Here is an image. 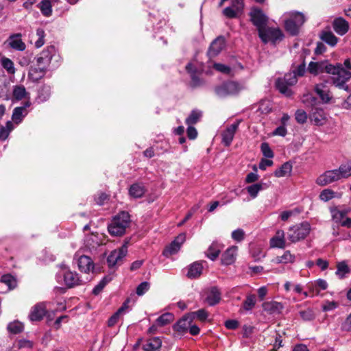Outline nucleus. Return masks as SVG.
Returning <instances> with one entry per match:
<instances>
[{"mask_svg": "<svg viewBox=\"0 0 351 351\" xmlns=\"http://www.w3.org/2000/svg\"><path fill=\"white\" fill-rule=\"evenodd\" d=\"M351 176V164H343L337 169L326 171L316 179L319 186H326L341 179H346Z\"/></svg>", "mask_w": 351, "mask_h": 351, "instance_id": "obj_1", "label": "nucleus"}, {"mask_svg": "<svg viewBox=\"0 0 351 351\" xmlns=\"http://www.w3.org/2000/svg\"><path fill=\"white\" fill-rule=\"evenodd\" d=\"M325 71L331 74L329 84H332L336 87L348 90V86L346 83L351 78V73L341 66H335L332 64L325 66Z\"/></svg>", "mask_w": 351, "mask_h": 351, "instance_id": "obj_2", "label": "nucleus"}, {"mask_svg": "<svg viewBox=\"0 0 351 351\" xmlns=\"http://www.w3.org/2000/svg\"><path fill=\"white\" fill-rule=\"evenodd\" d=\"M131 222L130 215L128 212L122 211L113 217L108 226L112 236L120 237L125 234V230Z\"/></svg>", "mask_w": 351, "mask_h": 351, "instance_id": "obj_3", "label": "nucleus"}, {"mask_svg": "<svg viewBox=\"0 0 351 351\" xmlns=\"http://www.w3.org/2000/svg\"><path fill=\"white\" fill-rule=\"evenodd\" d=\"M311 230L310 223L304 221L289 228L287 237L292 243H296L305 239Z\"/></svg>", "mask_w": 351, "mask_h": 351, "instance_id": "obj_4", "label": "nucleus"}, {"mask_svg": "<svg viewBox=\"0 0 351 351\" xmlns=\"http://www.w3.org/2000/svg\"><path fill=\"white\" fill-rule=\"evenodd\" d=\"M298 79L295 73H287L284 77L278 78L276 81V87L280 93L289 97L292 95L290 86L296 84Z\"/></svg>", "mask_w": 351, "mask_h": 351, "instance_id": "obj_5", "label": "nucleus"}, {"mask_svg": "<svg viewBox=\"0 0 351 351\" xmlns=\"http://www.w3.org/2000/svg\"><path fill=\"white\" fill-rule=\"evenodd\" d=\"M258 36L261 41L264 43H272L275 44L276 42L282 40L284 35L279 28L269 27L267 25L261 29L258 33Z\"/></svg>", "mask_w": 351, "mask_h": 351, "instance_id": "obj_6", "label": "nucleus"}, {"mask_svg": "<svg viewBox=\"0 0 351 351\" xmlns=\"http://www.w3.org/2000/svg\"><path fill=\"white\" fill-rule=\"evenodd\" d=\"M249 16L250 17L251 22L256 27L258 33L261 32V29L265 27L267 24L268 17L260 8H252Z\"/></svg>", "mask_w": 351, "mask_h": 351, "instance_id": "obj_7", "label": "nucleus"}, {"mask_svg": "<svg viewBox=\"0 0 351 351\" xmlns=\"http://www.w3.org/2000/svg\"><path fill=\"white\" fill-rule=\"evenodd\" d=\"M128 253V243L125 242L120 248L111 252L107 258V263L109 267H114L120 265L123 258Z\"/></svg>", "mask_w": 351, "mask_h": 351, "instance_id": "obj_8", "label": "nucleus"}, {"mask_svg": "<svg viewBox=\"0 0 351 351\" xmlns=\"http://www.w3.org/2000/svg\"><path fill=\"white\" fill-rule=\"evenodd\" d=\"M62 278H63L64 282L68 288H72L82 284V280L80 279L78 274L70 269L63 270L57 276L58 281H60V279Z\"/></svg>", "mask_w": 351, "mask_h": 351, "instance_id": "obj_9", "label": "nucleus"}, {"mask_svg": "<svg viewBox=\"0 0 351 351\" xmlns=\"http://www.w3.org/2000/svg\"><path fill=\"white\" fill-rule=\"evenodd\" d=\"M241 90L239 84L235 82H227L215 88L216 94L221 97L235 95Z\"/></svg>", "mask_w": 351, "mask_h": 351, "instance_id": "obj_10", "label": "nucleus"}, {"mask_svg": "<svg viewBox=\"0 0 351 351\" xmlns=\"http://www.w3.org/2000/svg\"><path fill=\"white\" fill-rule=\"evenodd\" d=\"M74 259L76 260L78 268L82 272L88 274L94 269V263L92 259L86 255L81 254L80 251L75 253Z\"/></svg>", "mask_w": 351, "mask_h": 351, "instance_id": "obj_11", "label": "nucleus"}, {"mask_svg": "<svg viewBox=\"0 0 351 351\" xmlns=\"http://www.w3.org/2000/svg\"><path fill=\"white\" fill-rule=\"evenodd\" d=\"M298 21L296 23L290 16H285V28L291 35H296L299 32V28L305 22V16L304 14H297Z\"/></svg>", "mask_w": 351, "mask_h": 351, "instance_id": "obj_12", "label": "nucleus"}, {"mask_svg": "<svg viewBox=\"0 0 351 351\" xmlns=\"http://www.w3.org/2000/svg\"><path fill=\"white\" fill-rule=\"evenodd\" d=\"M54 47L51 46L43 50L36 58V66L47 71L51 62Z\"/></svg>", "mask_w": 351, "mask_h": 351, "instance_id": "obj_13", "label": "nucleus"}, {"mask_svg": "<svg viewBox=\"0 0 351 351\" xmlns=\"http://www.w3.org/2000/svg\"><path fill=\"white\" fill-rule=\"evenodd\" d=\"M329 81L326 80L323 82L317 84L315 86V91L319 95V98L324 103H328L332 99V96L329 91Z\"/></svg>", "mask_w": 351, "mask_h": 351, "instance_id": "obj_14", "label": "nucleus"}, {"mask_svg": "<svg viewBox=\"0 0 351 351\" xmlns=\"http://www.w3.org/2000/svg\"><path fill=\"white\" fill-rule=\"evenodd\" d=\"M239 123L240 121H237V122L231 124L221 133L222 143L225 146H229L231 144L235 132L239 128Z\"/></svg>", "mask_w": 351, "mask_h": 351, "instance_id": "obj_15", "label": "nucleus"}, {"mask_svg": "<svg viewBox=\"0 0 351 351\" xmlns=\"http://www.w3.org/2000/svg\"><path fill=\"white\" fill-rule=\"evenodd\" d=\"M47 303L40 302L36 304L31 311L29 317L32 322L40 321L47 313Z\"/></svg>", "mask_w": 351, "mask_h": 351, "instance_id": "obj_16", "label": "nucleus"}, {"mask_svg": "<svg viewBox=\"0 0 351 351\" xmlns=\"http://www.w3.org/2000/svg\"><path fill=\"white\" fill-rule=\"evenodd\" d=\"M309 119L316 125H323L327 121L326 114L319 108H313L309 115Z\"/></svg>", "mask_w": 351, "mask_h": 351, "instance_id": "obj_17", "label": "nucleus"}, {"mask_svg": "<svg viewBox=\"0 0 351 351\" xmlns=\"http://www.w3.org/2000/svg\"><path fill=\"white\" fill-rule=\"evenodd\" d=\"M262 307L264 311L269 315L280 314L284 308L282 303L271 300L267 301L262 304Z\"/></svg>", "mask_w": 351, "mask_h": 351, "instance_id": "obj_18", "label": "nucleus"}, {"mask_svg": "<svg viewBox=\"0 0 351 351\" xmlns=\"http://www.w3.org/2000/svg\"><path fill=\"white\" fill-rule=\"evenodd\" d=\"M31 103L29 101H25L23 106L20 107H16L12 112V119L16 123H20L23 118L27 114L28 111L27 108L29 107Z\"/></svg>", "mask_w": 351, "mask_h": 351, "instance_id": "obj_19", "label": "nucleus"}, {"mask_svg": "<svg viewBox=\"0 0 351 351\" xmlns=\"http://www.w3.org/2000/svg\"><path fill=\"white\" fill-rule=\"evenodd\" d=\"M226 40L223 36L217 37L213 40L209 47L208 53L210 57L217 56L225 47Z\"/></svg>", "mask_w": 351, "mask_h": 351, "instance_id": "obj_20", "label": "nucleus"}, {"mask_svg": "<svg viewBox=\"0 0 351 351\" xmlns=\"http://www.w3.org/2000/svg\"><path fill=\"white\" fill-rule=\"evenodd\" d=\"M332 27L337 34L343 36L349 30L348 23L342 17L335 19L332 22Z\"/></svg>", "mask_w": 351, "mask_h": 351, "instance_id": "obj_21", "label": "nucleus"}, {"mask_svg": "<svg viewBox=\"0 0 351 351\" xmlns=\"http://www.w3.org/2000/svg\"><path fill=\"white\" fill-rule=\"evenodd\" d=\"M270 246L280 249H284L286 247V240L283 230H278L276 231L275 236L270 239Z\"/></svg>", "mask_w": 351, "mask_h": 351, "instance_id": "obj_22", "label": "nucleus"}, {"mask_svg": "<svg viewBox=\"0 0 351 351\" xmlns=\"http://www.w3.org/2000/svg\"><path fill=\"white\" fill-rule=\"evenodd\" d=\"M221 295L219 289L217 287H213L208 290L206 302L210 306H214L220 302Z\"/></svg>", "mask_w": 351, "mask_h": 351, "instance_id": "obj_23", "label": "nucleus"}, {"mask_svg": "<svg viewBox=\"0 0 351 351\" xmlns=\"http://www.w3.org/2000/svg\"><path fill=\"white\" fill-rule=\"evenodd\" d=\"M237 250L238 248L237 246H232L228 248L226 250V252L222 254V263L226 265L232 264L236 260Z\"/></svg>", "mask_w": 351, "mask_h": 351, "instance_id": "obj_24", "label": "nucleus"}, {"mask_svg": "<svg viewBox=\"0 0 351 351\" xmlns=\"http://www.w3.org/2000/svg\"><path fill=\"white\" fill-rule=\"evenodd\" d=\"M9 46L18 51H23L25 49V44L21 38V34H14L9 37L8 40Z\"/></svg>", "mask_w": 351, "mask_h": 351, "instance_id": "obj_25", "label": "nucleus"}, {"mask_svg": "<svg viewBox=\"0 0 351 351\" xmlns=\"http://www.w3.org/2000/svg\"><path fill=\"white\" fill-rule=\"evenodd\" d=\"M129 302H130V300H127L123 304V305L118 309V311L109 318L108 322V326L112 327V326H114L117 323L120 315L121 314L125 313L128 311V308H129L128 307Z\"/></svg>", "mask_w": 351, "mask_h": 351, "instance_id": "obj_26", "label": "nucleus"}, {"mask_svg": "<svg viewBox=\"0 0 351 351\" xmlns=\"http://www.w3.org/2000/svg\"><path fill=\"white\" fill-rule=\"evenodd\" d=\"M162 341L159 337H154L146 341L143 346L144 351H160Z\"/></svg>", "mask_w": 351, "mask_h": 351, "instance_id": "obj_27", "label": "nucleus"}, {"mask_svg": "<svg viewBox=\"0 0 351 351\" xmlns=\"http://www.w3.org/2000/svg\"><path fill=\"white\" fill-rule=\"evenodd\" d=\"M319 38L331 47L335 46L338 42V38L330 30L322 31Z\"/></svg>", "mask_w": 351, "mask_h": 351, "instance_id": "obj_28", "label": "nucleus"}, {"mask_svg": "<svg viewBox=\"0 0 351 351\" xmlns=\"http://www.w3.org/2000/svg\"><path fill=\"white\" fill-rule=\"evenodd\" d=\"M46 71L47 70L36 65L31 67L28 76L32 81L37 82L45 76Z\"/></svg>", "mask_w": 351, "mask_h": 351, "instance_id": "obj_29", "label": "nucleus"}, {"mask_svg": "<svg viewBox=\"0 0 351 351\" xmlns=\"http://www.w3.org/2000/svg\"><path fill=\"white\" fill-rule=\"evenodd\" d=\"M203 266L199 262L192 263L188 269L187 277L189 278H195L199 277L202 272Z\"/></svg>", "mask_w": 351, "mask_h": 351, "instance_id": "obj_30", "label": "nucleus"}, {"mask_svg": "<svg viewBox=\"0 0 351 351\" xmlns=\"http://www.w3.org/2000/svg\"><path fill=\"white\" fill-rule=\"evenodd\" d=\"M292 165L289 162H286L281 167L274 171V176L277 178L285 177L290 175L292 171Z\"/></svg>", "mask_w": 351, "mask_h": 351, "instance_id": "obj_31", "label": "nucleus"}, {"mask_svg": "<svg viewBox=\"0 0 351 351\" xmlns=\"http://www.w3.org/2000/svg\"><path fill=\"white\" fill-rule=\"evenodd\" d=\"M0 282L8 286V290L14 289L17 286L16 279L10 274H4L1 276Z\"/></svg>", "mask_w": 351, "mask_h": 351, "instance_id": "obj_32", "label": "nucleus"}, {"mask_svg": "<svg viewBox=\"0 0 351 351\" xmlns=\"http://www.w3.org/2000/svg\"><path fill=\"white\" fill-rule=\"evenodd\" d=\"M202 116V112L198 110H193L186 119L185 123L187 125H193L197 123Z\"/></svg>", "mask_w": 351, "mask_h": 351, "instance_id": "obj_33", "label": "nucleus"}, {"mask_svg": "<svg viewBox=\"0 0 351 351\" xmlns=\"http://www.w3.org/2000/svg\"><path fill=\"white\" fill-rule=\"evenodd\" d=\"M295 256L292 254L289 250H287L284 252L282 256H277L276 258V262L277 263H293L295 261Z\"/></svg>", "mask_w": 351, "mask_h": 351, "instance_id": "obj_34", "label": "nucleus"}, {"mask_svg": "<svg viewBox=\"0 0 351 351\" xmlns=\"http://www.w3.org/2000/svg\"><path fill=\"white\" fill-rule=\"evenodd\" d=\"M145 192V189L144 186L139 184H132L129 189L130 195L135 198L141 197Z\"/></svg>", "mask_w": 351, "mask_h": 351, "instance_id": "obj_35", "label": "nucleus"}, {"mask_svg": "<svg viewBox=\"0 0 351 351\" xmlns=\"http://www.w3.org/2000/svg\"><path fill=\"white\" fill-rule=\"evenodd\" d=\"M256 298L254 294H248L243 303V310L245 311H251L256 305Z\"/></svg>", "mask_w": 351, "mask_h": 351, "instance_id": "obj_36", "label": "nucleus"}, {"mask_svg": "<svg viewBox=\"0 0 351 351\" xmlns=\"http://www.w3.org/2000/svg\"><path fill=\"white\" fill-rule=\"evenodd\" d=\"M220 254V246L217 243H213L209 247L206 256L212 261L215 260Z\"/></svg>", "mask_w": 351, "mask_h": 351, "instance_id": "obj_37", "label": "nucleus"}, {"mask_svg": "<svg viewBox=\"0 0 351 351\" xmlns=\"http://www.w3.org/2000/svg\"><path fill=\"white\" fill-rule=\"evenodd\" d=\"M51 7L52 3L49 0H42V1L38 4V8H40L42 14L45 16H49L51 15Z\"/></svg>", "mask_w": 351, "mask_h": 351, "instance_id": "obj_38", "label": "nucleus"}, {"mask_svg": "<svg viewBox=\"0 0 351 351\" xmlns=\"http://www.w3.org/2000/svg\"><path fill=\"white\" fill-rule=\"evenodd\" d=\"M350 272V269L346 261H341L337 263L336 274L340 278H343L346 275Z\"/></svg>", "mask_w": 351, "mask_h": 351, "instance_id": "obj_39", "label": "nucleus"}, {"mask_svg": "<svg viewBox=\"0 0 351 351\" xmlns=\"http://www.w3.org/2000/svg\"><path fill=\"white\" fill-rule=\"evenodd\" d=\"M51 95V87L48 85H43L38 90V99L40 102L47 101Z\"/></svg>", "mask_w": 351, "mask_h": 351, "instance_id": "obj_40", "label": "nucleus"}, {"mask_svg": "<svg viewBox=\"0 0 351 351\" xmlns=\"http://www.w3.org/2000/svg\"><path fill=\"white\" fill-rule=\"evenodd\" d=\"M186 69L191 74V77L192 80V83L194 86H197L200 85V80L198 77L196 75V69L191 63H189L186 66Z\"/></svg>", "mask_w": 351, "mask_h": 351, "instance_id": "obj_41", "label": "nucleus"}, {"mask_svg": "<svg viewBox=\"0 0 351 351\" xmlns=\"http://www.w3.org/2000/svg\"><path fill=\"white\" fill-rule=\"evenodd\" d=\"M173 319V314L170 313H166L160 315L157 319H156V324L158 326H165L170 322H171Z\"/></svg>", "mask_w": 351, "mask_h": 351, "instance_id": "obj_42", "label": "nucleus"}, {"mask_svg": "<svg viewBox=\"0 0 351 351\" xmlns=\"http://www.w3.org/2000/svg\"><path fill=\"white\" fill-rule=\"evenodd\" d=\"M27 93L23 86H16L13 89V97L17 99L21 100L26 97Z\"/></svg>", "mask_w": 351, "mask_h": 351, "instance_id": "obj_43", "label": "nucleus"}, {"mask_svg": "<svg viewBox=\"0 0 351 351\" xmlns=\"http://www.w3.org/2000/svg\"><path fill=\"white\" fill-rule=\"evenodd\" d=\"M8 330L13 334H18L23 331V324L18 321L10 322L8 325Z\"/></svg>", "mask_w": 351, "mask_h": 351, "instance_id": "obj_44", "label": "nucleus"}, {"mask_svg": "<svg viewBox=\"0 0 351 351\" xmlns=\"http://www.w3.org/2000/svg\"><path fill=\"white\" fill-rule=\"evenodd\" d=\"M1 65L8 73L14 74L15 73L14 62L10 59L5 57L2 58Z\"/></svg>", "mask_w": 351, "mask_h": 351, "instance_id": "obj_45", "label": "nucleus"}, {"mask_svg": "<svg viewBox=\"0 0 351 351\" xmlns=\"http://www.w3.org/2000/svg\"><path fill=\"white\" fill-rule=\"evenodd\" d=\"M325 70V66L318 62H311L308 66V71L309 73L313 75H317Z\"/></svg>", "mask_w": 351, "mask_h": 351, "instance_id": "obj_46", "label": "nucleus"}, {"mask_svg": "<svg viewBox=\"0 0 351 351\" xmlns=\"http://www.w3.org/2000/svg\"><path fill=\"white\" fill-rule=\"evenodd\" d=\"M181 245L178 243H176L175 241H173L169 247L165 250L163 252V254L165 256H168L169 255L174 254L177 253L180 249Z\"/></svg>", "mask_w": 351, "mask_h": 351, "instance_id": "obj_47", "label": "nucleus"}, {"mask_svg": "<svg viewBox=\"0 0 351 351\" xmlns=\"http://www.w3.org/2000/svg\"><path fill=\"white\" fill-rule=\"evenodd\" d=\"M247 191L250 195L252 198H255L257 197L258 193L260 191L263 189V186L261 184L257 183L250 186H248L247 188Z\"/></svg>", "mask_w": 351, "mask_h": 351, "instance_id": "obj_48", "label": "nucleus"}, {"mask_svg": "<svg viewBox=\"0 0 351 351\" xmlns=\"http://www.w3.org/2000/svg\"><path fill=\"white\" fill-rule=\"evenodd\" d=\"M336 193L331 189L323 190L319 194V199L324 202H328L335 197Z\"/></svg>", "mask_w": 351, "mask_h": 351, "instance_id": "obj_49", "label": "nucleus"}, {"mask_svg": "<svg viewBox=\"0 0 351 351\" xmlns=\"http://www.w3.org/2000/svg\"><path fill=\"white\" fill-rule=\"evenodd\" d=\"M191 317L193 319L196 318L201 322H204L207 319L208 313L205 309L202 308L195 312L191 313Z\"/></svg>", "mask_w": 351, "mask_h": 351, "instance_id": "obj_50", "label": "nucleus"}, {"mask_svg": "<svg viewBox=\"0 0 351 351\" xmlns=\"http://www.w3.org/2000/svg\"><path fill=\"white\" fill-rule=\"evenodd\" d=\"M332 219L335 223H340L345 217V215L337 208H330Z\"/></svg>", "mask_w": 351, "mask_h": 351, "instance_id": "obj_51", "label": "nucleus"}, {"mask_svg": "<svg viewBox=\"0 0 351 351\" xmlns=\"http://www.w3.org/2000/svg\"><path fill=\"white\" fill-rule=\"evenodd\" d=\"M295 118L298 123L304 124L306 122L308 116L304 110L299 109L295 113Z\"/></svg>", "mask_w": 351, "mask_h": 351, "instance_id": "obj_52", "label": "nucleus"}, {"mask_svg": "<svg viewBox=\"0 0 351 351\" xmlns=\"http://www.w3.org/2000/svg\"><path fill=\"white\" fill-rule=\"evenodd\" d=\"M36 36L38 37V39L35 42V46L37 48H40L45 43V40H44V38L45 36V31L41 28H38L36 30Z\"/></svg>", "mask_w": 351, "mask_h": 351, "instance_id": "obj_53", "label": "nucleus"}, {"mask_svg": "<svg viewBox=\"0 0 351 351\" xmlns=\"http://www.w3.org/2000/svg\"><path fill=\"white\" fill-rule=\"evenodd\" d=\"M261 149L265 157L267 158H272L274 157V152L267 143H263L261 145Z\"/></svg>", "mask_w": 351, "mask_h": 351, "instance_id": "obj_54", "label": "nucleus"}, {"mask_svg": "<svg viewBox=\"0 0 351 351\" xmlns=\"http://www.w3.org/2000/svg\"><path fill=\"white\" fill-rule=\"evenodd\" d=\"M300 315L304 321H311L315 318L313 311L311 308L300 311Z\"/></svg>", "mask_w": 351, "mask_h": 351, "instance_id": "obj_55", "label": "nucleus"}, {"mask_svg": "<svg viewBox=\"0 0 351 351\" xmlns=\"http://www.w3.org/2000/svg\"><path fill=\"white\" fill-rule=\"evenodd\" d=\"M241 12L240 10H236L232 6L227 7L223 10V14L228 18H235L237 16L238 12Z\"/></svg>", "mask_w": 351, "mask_h": 351, "instance_id": "obj_56", "label": "nucleus"}, {"mask_svg": "<svg viewBox=\"0 0 351 351\" xmlns=\"http://www.w3.org/2000/svg\"><path fill=\"white\" fill-rule=\"evenodd\" d=\"M244 231L242 229H237L232 232V238L238 242L241 241L244 239Z\"/></svg>", "mask_w": 351, "mask_h": 351, "instance_id": "obj_57", "label": "nucleus"}, {"mask_svg": "<svg viewBox=\"0 0 351 351\" xmlns=\"http://www.w3.org/2000/svg\"><path fill=\"white\" fill-rule=\"evenodd\" d=\"M188 324H189L188 318L183 317L182 319H180L176 324L177 330L184 331L187 329Z\"/></svg>", "mask_w": 351, "mask_h": 351, "instance_id": "obj_58", "label": "nucleus"}, {"mask_svg": "<svg viewBox=\"0 0 351 351\" xmlns=\"http://www.w3.org/2000/svg\"><path fill=\"white\" fill-rule=\"evenodd\" d=\"M149 289V284L147 282H141L136 288V294L143 295Z\"/></svg>", "mask_w": 351, "mask_h": 351, "instance_id": "obj_59", "label": "nucleus"}, {"mask_svg": "<svg viewBox=\"0 0 351 351\" xmlns=\"http://www.w3.org/2000/svg\"><path fill=\"white\" fill-rule=\"evenodd\" d=\"M108 280L106 279V278H104L102 280H101L97 285L95 287V288L93 290V293L95 295H98L104 289V287L106 286Z\"/></svg>", "mask_w": 351, "mask_h": 351, "instance_id": "obj_60", "label": "nucleus"}, {"mask_svg": "<svg viewBox=\"0 0 351 351\" xmlns=\"http://www.w3.org/2000/svg\"><path fill=\"white\" fill-rule=\"evenodd\" d=\"M341 330L346 332L351 331V313L348 315L346 320L341 324Z\"/></svg>", "mask_w": 351, "mask_h": 351, "instance_id": "obj_61", "label": "nucleus"}, {"mask_svg": "<svg viewBox=\"0 0 351 351\" xmlns=\"http://www.w3.org/2000/svg\"><path fill=\"white\" fill-rule=\"evenodd\" d=\"M214 68L223 73H229L230 72V68L225 64H220V63H216L214 64Z\"/></svg>", "mask_w": 351, "mask_h": 351, "instance_id": "obj_62", "label": "nucleus"}, {"mask_svg": "<svg viewBox=\"0 0 351 351\" xmlns=\"http://www.w3.org/2000/svg\"><path fill=\"white\" fill-rule=\"evenodd\" d=\"M186 133L188 138L191 140L196 138L197 136V130L192 125H188Z\"/></svg>", "mask_w": 351, "mask_h": 351, "instance_id": "obj_63", "label": "nucleus"}, {"mask_svg": "<svg viewBox=\"0 0 351 351\" xmlns=\"http://www.w3.org/2000/svg\"><path fill=\"white\" fill-rule=\"evenodd\" d=\"M287 133L285 125H280L278 127L274 132L273 134L276 136H285Z\"/></svg>", "mask_w": 351, "mask_h": 351, "instance_id": "obj_64", "label": "nucleus"}]
</instances>
